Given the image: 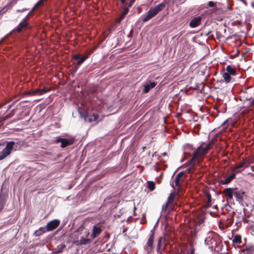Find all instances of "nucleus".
<instances>
[{"label":"nucleus","mask_w":254,"mask_h":254,"mask_svg":"<svg viewBox=\"0 0 254 254\" xmlns=\"http://www.w3.org/2000/svg\"><path fill=\"white\" fill-rule=\"evenodd\" d=\"M205 243L209 248L213 249L217 253H221L224 248L222 238L213 232H209L208 233L205 240Z\"/></svg>","instance_id":"f257e3e1"},{"label":"nucleus","mask_w":254,"mask_h":254,"mask_svg":"<svg viewBox=\"0 0 254 254\" xmlns=\"http://www.w3.org/2000/svg\"><path fill=\"white\" fill-rule=\"evenodd\" d=\"M202 143L200 145L197 149L193 152L192 157L189 160V164L191 166H194L195 164L196 161L198 160L199 158L202 157L205 155L209 149H211V147L207 144L205 147H203Z\"/></svg>","instance_id":"f03ea898"},{"label":"nucleus","mask_w":254,"mask_h":254,"mask_svg":"<svg viewBox=\"0 0 254 254\" xmlns=\"http://www.w3.org/2000/svg\"><path fill=\"white\" fill-rule=\"evenodd\" d=\"M43 2L44 1H38V2L32 8L31 11L29 12L26 17L23 18L21 22L13 29V31L20 33L23 30L27 29L29 24V23L26 21L27 19L31 15L33 11H34L37 7L42 4Z\"/></svg>","instance_id":"7ed1b4c3"},{"label":"nucleus","mask_w":254,"mask_h":254,"mask_svg":"<svg viewBox=\"0 0 254 254\" xmlns=\"http://www.w3.org/2000/svg\"><path fill=\"white\" fill-rule=\"evenodd\" d=\"M165 7V4L162 2L155 7H151L147 13V14L142 18V21L146 22L152 18L155 17L160 11Z\"/></svg>","instance_id":"20e7f679"},{"label":"nucleus","mask_w":254,"mask_h":254,"mask_svg":"<svg viewBox=\"0 0 254 254\" xmlns=\"http://www.w3.org/2000/svg\"><path fill=\"white\" fill-rule=\"evenodd\" d=\"M197 228H194L191 234V238L189 239V250L187 251V254H194L196 242L195 238L196 237Z\"/></svg>","instance_id":"39448f33"},{"label":"nucleus","mask_w":254,"mask_h":254,"mask_svg":"<svg viewBox=\"0 0 254 254\" xmlns=\"http://www.w3.org/2000/svg\"><path fill=\"white\" fill-rule=\"evenodd\" d=\"M15 144V142L14 141H11L7 142L5 148L0 152V160L4 159L10 154Z\"/></svg>","instance_id":"423d86ee"},{"label":"nucleus","mask_w":254,"mask_h":254,"mask_svg":"<svg viewBox=\"0 0 254 254\" xmlns=\"http://www.w3.org/2000/svg\"><path fill=\"white\" fill-rule=\"evenodd\" d=\"M75 141V139L71 138H64L59 136L56 140V142H61V147L65 148L69 145H72Z\"/></svg>","instance_id":"0eeeda50"},{"label":"nucleus","mask_w":254,"mask_h":254,"mask_svg":"<svg viewBox=\"0 0 254 254\" xmlns=\"http://www.w3.org/2000/svg\"><path fill=\"white\" fill-rule=\"evenodd\" d=\"M233 221L234 219L232 216L226 218H222L220 221L219 227L221 229L227 228L231 226Z\"/></svg>","instance_id":"6e6552de"},{"label":"nucleus","mask_w":254,"mask_h":254,"mask_svg":"<svg viewBox=\"0 0 254 254\" xmlns=\"http://www.w3.org/2000/svg\"><path fill=\"white\" fill-rule=\"evenodd\" d=\"M208 5L212 7L211 9V13H215L216 14H219L223 10V8L220 6V3H214L213 1H209Z\"/></svg>","instance_id":"1a4fd4ad"},{"label":"nucleus","mask_w":254,"mask_h":254,"mask_svg":"<svg viewBox=\"0 0 254 254\" xmlns=\"http://www.w3.org/2000/svg\"><path fill=\"white\" fill-rule=\"evenodd\" d=\"M185 172L184 171L180 172L175 177L174 183L176 187H178V190L181 187V183L183 182L185 178H183L185 175Z\"/></svg>","instance_id":"9d476101"},{"label":"nucleus","mask_w":254,"mask_h":254,"mask_svg":"<svg viewBox=\"0 0 254 254\" xmlns=\"http://www.w3.org/2000/svg\"><path fill=\"white\" fill-rule=\"evenodd\" d=\"M175 202H171L168 204V201H167L166 204L164 205H163L162 210L164 213H165L166 215H169L171 211L175 209Z\"/></svg>","instance_id":"9b49d317"},{"label":"nucleus","mask_w":254,"mask_h":254,"mask_svg":"<svg viewBox=\"0 0 254 254\" xmlns=\"http://www.w3.org/2000/svg\"><path fill=\"white\" fill-rule=\"evenodd\" d=\"M60 223V221L58 219L49 222L45 228L46 231H51L56 229L59 226Z\"/></svg>","instance_id":"f8f14e48"},{"label":"nucleus","mask_w":254,"mask_h":254,"mask_svg":"<svg viewBox=\"0 0 254 254\" xmlns=\"http://www.w3.org/2000/svg\"><path fill=\"white\" fill-rule=\"evenodd\" d=\"M249 165L250 164L249 163V159L245 158L243 159V162L235 165L234 170H235V171L236 173H240L241 171H237V170L241 168L243 170L246 168H248Z\"/></svg>","instance_id":"ddd939ff"},{"label":"nucleus","mask_w":254,"mask_h":254,"mask_svg":"<svg viewBox=\"0 0 254 254\" xmlns=\"http://www.w3.org/2000/svg\"><path fill=\"white\" fill-rule=\"evenodd\" d=\"M201 20L202 17L201 16L195 17L190 20L189 25L191 28H195L201 24Z\"/></svg>","instance_id":"4468645a"},{"label":"nucleus","mask_w":254,"mask_h":254,"mask_svg":"<svg viewBox=\"0 0 254 254\" xmlns=\"http://www.w3.org/2000/svg\"><path fill=\"white\" fill-rule=\"evenodd\" d=\"M234 196L236 198V200L239 202H242L243 200V197L245 194V192L241 190H238L237 188H234Z\"/></svg>","instance_id":"2eb2a0df"},{"label":"nucleus","mask_w":254,"mask_h":254,"mask_svg":"<svg viewBox=\"0 0 254 254\" xmlns=\"http://www.w3.org/2000/svg\"><path fill=\"white\" fill-rule=\"evenodd\" d=\"M234 191V188H227L223 190V193L227 197L228 199L231 200L233 198Z\"/></svg>","instance_id":"dca6fc26"},{"label":"nucleus","mask_w":254,"mask_h":254,"mask_svg":"<svg viewBox=\"0 0 254 254\" xmlns=\"http://www.w3.org/2000/svg\"><path fill=\"white\" fill-rule=\"evenodd\" d=\"M154 238V234L152 233V234L150 236L149 238L148 239L147 243L146 244V246H145V249L148 251H150L152 250L153 246Z\"/></svg>","instance_id":"f3484780"},{"label":"nucleus","mask_w":254,"mask_h":254,"mask_svg":"<svg viewBox=\"0 0 254 254\" xmlns=\"http://www.w3.org/2000/svg\"><path fill=\"white\" fill-rule=\"evenodd\" d=\"M73 59L78 61L75 64L76 67V70L78 68V66L85 61V58L81 57V55L79 54L74 55Z\"/></svg>","instance_id":"a211bd4d"},{"label":"nucleus","mask_w":254,"mask_h":254,"mask_svg":"<svg viewBox=\"0 0 254 254\" xmlns=\"http://www.w3.org/2000/svg\"><path fill=\"white\" fill-rule=\"evenodd\" d=\"M102 232V229L100 227H98L96 225L93 226L92 233L91 237L94 239L98 236Z\"/></svg>","instance_id":"6ab92c4d"},{"label":"nucleus","mask_w":254,"mask_h":254,"mask_svg":"<svg viewBox=\"0 0 254 254\" xmlns=\"http://www.w3.org/2000/svg\"><path fill=\"white\" fill-rule=\"evenodd\" d=\"M226 72L232 75V82L234 81V79L233 76H235L236 74V70L235 68L231 66V65H228L226 67Z\"/></svg>","instance_id":"aec40b11"},{"label":"nucleus","mask_w":254,"mask_h":254,"mask_svg":"<svg viewBox=\"0 0 254 254\" xmlns=\"http://www.w3.org/2000/svg\"><path fill=\"white\" fill-rule=\"evenodd\" d=\"M235 177V173H232L228 177L225 178L223 180H221L220 183L222 185H226L230 183Z\"/></svg>","instance_id":"412c9836"},{"label":"nucleus","mask_w":254,"mask_h":254,"mask_svg":"<svg viewBox=\"0 0 254 254\" xmlns=\"http://www.w3.org/2000/svg\"><path fill=\"white\" fill-rule=\"evenodd\" d=\"M78 112H79L80 117L82 118H83L84 119L85 121L86 122L87 121V117H88V114L87 113V111L85 109H84L81 107H79L78 108Z\"/></svg>","instance_id":"4be33fe9"},{"label":"nucleus","mask_w":254,"mask_h":254,"mask_svg":"<svg viewBox=\"0 0 254 254\" xmlns=\"http://www.w3.org/2000/svg\"><path fill=\"white\" fill-rule=\"evenodd\" d=\"M156 86V83L154 82H150L149 84H147L144 85L143 89V92L145 93H148L150 89L154 88Z\"/></svg>","instance_id":"5701e85b"},{"label":"nucleus","mask_w":254,"mask_h":254,"mask_svg":"<svg viewBox=\"0 0 254 254\" xmlns=\"http://www.w3.org/2000/svg\"><path fill=\"white\" fill-rule=\"evenodd\" d=\"M179 190H178L177 191H173L170 194L167 201H168V204L170 203L171 202H174L175 198L177 195L178 194V193H179Z\"/></svg>","instance_id":"b1692460"},{"label":"nucleus","mask_w":254,"mask_h":254,"mask_svg":"<svg viewBox=\"0 0 254 254\" xmlns=\"http://www.w3.org/2000/svg\"><path fill=\"white\" fill-rule=\"evenodd\" d=\"M99 118V116L97 114H88V117H87V121L89 123L92 122L94 121H96Z\"/></svg>","instance_id":"393cba45"},{"label":"nucleus","mask_w":254,"mask_h":254,"mask_svg":"<svg viewBox=\"0 0 254 254\" xmlns=\"http://www.w3.org/2000/svg\"><path fill=\"white\" fill-rule=\"evenodd\" d=\"M205 197L207 200L206 203L204 205V207L205 208H208L211 206V196L209 192H206Z\"/></svg>","instance_id":"a878e982"},{"label":"nucleus","mask_w":254,"mask_h":254,"mask_svg":"<svg viewBox=\"0 0 254 254\" xmlns=\"http://www.w3.org/2000/svg\"><path fill=\"white\" fill-rule=\"evenodd\" d=\"M12 7L11 3L10 2L4 6L0 11V14H3L5 13L8 9H10Z\"/></svg>","instance_id":"bb28decb"},{"label":"nucleus","mask_w":254,"mask_h":254,"mask_svg":"<svg viewBox=\"0 0 254 254\" xmlns=\"http://www.w3.org/2000/svg\"><path fill=\"white\" fill-rule=\"evenodd\" d=\"M165 238L161 237L159 238L158 242H157V251L158 252H159V251L161 250V245H162V242L163 240H164Z\"/></svg>","instance_id":"cd10ccee"},{"label":"nucleus","mask_w":254,"mask_h":254,"mask_svg":"<svg viewBox=\"0 0 254 254\" xmlns=\"http://www.w3.org/2000/svg\"><path fill=\"white\" fill-rule=\"evenodd\" d=\"M231 74L227 73V72H224L223 74V77L225 81L227 83L230 82L231 80Z\"/></svg>","instance_id":"c85d7f7f"},{"label":"nucleus","mask_w":254,"mask_h":254,"mask_svg":"<svg viewBox=\"0 0 254 254\" xmlns=\"http://www.w3.org/2000/svg\"><path fill=\"white\" fill-rule=\"evenodd\" d=\"M233 242L237 244H241L242 243L241 236L239 235H236L234 238Z\"/></svg>","instance_id":"c756f323"},{"label":"nucleus","mask_w":254,"mask_h":254,"mask_svg":"<svg viewBox=\"0 0 254 254\" xmlns=\"http://www.w3.org/2000/svg\"><path fill=\"white\" fill-rule=\"evenodd\" d=\"M45 232V231L44 230V228L41 227L38 230H36L35 233L34 235L37 236H41L43 234H44Z\"/></svg>","instance_id":"7c9ffc66"},{"label":"nucleus","mask_w":254,"mask_h":254,"mask_svg":"<svg viewBox=\"0 0 254 254\" xmlns=\"http://www.w3.org/2000/svg\"><path fill=\"white\" fill-rule=\"evenodd\" d=\"M90 243V240L89 239L82 238L79 241V244L81 245H86Z\"/></svg>","instance_id":"2f4dec72"},{"label":"nucleus","mask_w":254,"mask_h":254,"mask_svg":"<svg viewBox=\"0 0 254 254\" xmlns=\"http://www.w3.org/2000/svg\"><path fill=\"white\" fill-rule=\"evenodd\" d=\"M147 187L150 190H153L155 188V184L153 182L149 181L147 182Z\"/></svg>","instance_id":"473e14b6"},{"label":"nucleus","mask_w":254,"mask_h":254,"mask_svg":"<svg viewBox=\"0 0 254 254\" xmlns=\"http://www.w3.org/2000/svg\"><path fill=\"white\" fill-rule=\"evenodd\" d=\"M15 109L12 110L8 114L6 115L4 117V120H7L9 118H11L15 114Z\"/></svg>","instance_id":"72a5a7b5"},{"label":"nucleus","mask_w":254,"mask_h":254,"mask_svg":"<svg viewBox=\"0 0 254 254\" xmlns=\"http://www.w3.org/2000/svg\"><path fill=\"white\" fill-rule=\"evenodd\" d=\"M247 254H254V246L251 247L248 249Z\"/></svg>","instance_id":"f704fd0d"},{"label":"nucleus","mask_w":254,"mask_h":254,"mask_svg":"<svg viewBox=\"0 0 254 254\" xmlns=\"http://www.w3.org/2000/svg\"><path fill=\"white\" fill-rule=\"evenodd\" d=\"M204 218L203 217L198 218L196 221V224H197V225L200 226L204 222Z\"/></svg>","instance_id":"c9c22d12"},{"label":"nucleus","mask_w":254,"mask_h":254,"mask_svg":"<svg viewBox=\"0 0 254 254\" xmlns=\"http://www.w3.org/2000/svg\"><path fill=\"white\" fill-rule=\"evenodd\" d=\"M125 15L122 13L120 17L117 19L116 21L118 23H120L122 21V20L125 18Z\"/></svg>","instance_id":"e433bc0d"},{"label":"nucleus","mask_w":254,"mask_h":254,"mask_svg":"<svg viewBox=\"0 0 254 254\" xmlns=\"http://www.w3.org/2000/svg\"><path fill=\"white\" fill-rule=\"evenodd\" d=\"M33 93L34 94V95H37V94L41 95V94L40 89H39V88L36 89L35 90L33 91Z\"/></svg>","instance_id":"4c0bfd02"},{"label":"nucleus","mask_w":254,"mask_h":254,"mask_svg":"<svg viewBox=\"0 0 254 254\" xmlns=\"http://www.w3.org/2000/svg\"><path fill=\"white\" fill-rule=\"evenodd\" d=\"M217 213H218V209H217V210L214 209L213 211H210V212H209L210 214L212 216H218L219 215L217 214Z\"/></svg>","instance_id":"58836bf2"},{"label":"nucleus","mask_w":254,"mask_h":254,"mask_svg":"<svg viewBox=\"0 0 254 254\" xmlns=\"http://www.w3.org/2000/svg\"><path fill=\"white\" fill-rule=\"evenodd\" d=\"M49 89L46 88V87H44V88H43L42 89H40V91H41V94L42 95L45 93H47L48 92V91H49Z\"/></svg>","instance_id":"ea45409f"},{"label":"nucleus","mask_w":254,"mask_h":254,"mask_svg":"<svg viewBox=\"0 0 254 254\" xmlns=\"http://www.w3.org/2000/svg\"><path fill=\"white\" fill-rule=\"evenodd\" d=\"M128 8L127 7H126L124 8V10H123V12H122V14H123L124 15H125L126 16V15L128 13Z\"/></svg>","instance_id":"a19ab883"},{"label":"nucleus","mask_w":254,"mask_h":254,"mask_svg":"<svg viewBox=\"0 0 254 254\" xmlns=\"http://www.w3.org/2000/svg\"><path fill=\"white\" fill-rule=\"evenodd\" d=\"M91 54V52H89L88 53H86L85 55H83L82 57L83 58H85V60H86L88 58L89 55Z\"/></svg>","instance_id":"79ce46f5"},{"label":"nucleus","mask_w":254,"mask_h":254,"mask_svg":"<svg viewBox=\"0 0 254 254\" xmlns=\"http://www.w3.org/2000/svg\"><path fill=\"white\" fill-rule=\"evenodd\" d=\"M25 94L26 95H34L33 93V91H27L25 93Z\"/></svg>","instance_id":"37998d69"},{"label":"nucleus","mask_w":254,"mask_h":254,"mask_svg":"<svg viewBox=\"0 0 254 254\" xmlns=\"http://www.w3.org/2000/svg\"><path fill=\"white\" fill-rule=\"evenodd\" d=\"M4 118L0 116V123H1V125L3 124L4 121L5 120H4Z\"/></svg>","instance_id":"c03bdc74"},{"label":"nucleus","mask_w":254,"mask_h":254,"mask_svg":"<svg viewBox=\"0 0 254 254\" xmlns=\"http://www.w3.org/2000/svg\"><path fill=\"white\" fill-rule=\"evenodd\" d=\"M3 207V203L2 201H0V212L2 210Z\"/></svg>","instance_id":"a18cd8bd"},{"label":"nucleus","mask_w":254,"mask_h":254,"mask_svg":"<svg viewBox=\"0 0 254 254\" xmlns=\"http://www.w3.org/2000/svg\"><path fill=\"white\" fill-rule=\"evenodd\" d=\"M249 163L250 165L254 163V157L252 159H249Z\"/></svg>","instance_id":"49530a36"},{"label":"nucleus","mask_w":254,"mask_h":254,"mask_svg":"<svg viewBox=\"0 0 254 254\" xmlns=\"http://www.w3.org/2000/svg\"><path fill=\"white\" fill-rule=\"evenodd\" d=\"M215 140H216V139H215V138H212V139L210 140V142H211V143H212V144H214V142H215Z\"/></svg>","instance_id":"de8ad7c7"},{"label":"nucleus","mask_w":254,"mask_h":254,"mask_svg":"<svg viewBox=\"0 0 254 254\" xmlns=\"http://www.w3.org/2000/svg\"><path fill=\"white\" fill-rule=\"evenodd\" d=\"M29 8H23L22 10H17V12H22V11H23L24 10H26L27 9H28Z\"/></svg>","instance_id":"09e8293b"},{"label":"nucleus","mask_w":254,"mask_h":254,"mask_svg":"<svg viewBox=\"0 0 254 254\" xmlns=\"http://www.w3.org/2000/svg\"><path fill=\"white\" fill-rule=\"evenodd\" d=\"M254 105V99L252 100V101L250 103V106H253Z\"/></svg>","instance_id":"8fccbe9b"},{"label":"nucleus","mask_w":254,"mask_h":254,"mask_svg":"<svg viewBox=\"0 0 254 254\" xmlns=\"http://www.w3.org/2000/svg\"><path fill=\"white\" fill-rule=\"evenodd\" d=\"M134 1L130 0L128 6H131Z\"/></svg>","instance_id":"3c124183"},{"label":"nucleus","mask_w":254,"mask_h":254,"mask_svg":"<svg viewBox=\"0 0 254 254\" xmlns=\"http://www.w3.org/2000/svg\"><path fill=\"white\" fill-rule=\"evenodd\" d=\"M213 209H214V210H217V209H218V207L217 205H214L213 207Z\"/></svg>","instance_id":"603ef678"},{"label":"nucleus","mask_w":254,"mask_h":254,"mask_svg":"<svg viewBox=\"0 0 254 254\" xmlns=\"http://www.w3.org/2000/svg\"><path fill=\"white\" fill-rule=\"evenodd\" d=\"M126 1H123V0L121 1V3H122L123 5H124L125 4Z\"/></svg>","instance_id":"864d4df0"},{"label":"nucleus","mask_w":254,"mask_h":254,"mask_svg":"<svg viewBox=\"0 0 254 254\" xmlns=\"http://www.w3.org/2000/svg\"><path fill=\"white\" fill-rule=\"evenodd\" d=\"M208 145L209 146H210L211 147L213 146V144H212V143H211V142H209V143H208Z\"/></svg>","instance_id":"5fc2aeb1"},{"label":"nucleus","mask_w":254,"mask_h":254,"mask_svg":"<svg viewBox=\"0 0 254 254\" xmlns=\"http://www.w3.org/2000/svg\"><path fill=\"white\" fill-rule=\"evenodd\" d=\"M251 5H252L253 7H254V1H253V2H252V3H251Z\"/></svg>","instance_id":"6e6d98bb"},{"label":"nucleus","mask_w":254,"mask_h":254,"mask_svg":"<svg viewBox=\"0 0 254 254\" xmlns=\"http://www.w3.org/2000/svg\"><path fill=\"white\" fill-rule=\"evenodd\" d=\"M245 5H247V1H245V0H244V1H242Z\"/></svg>","instance_id":"4d7b16f0"},{"label":"nucleus","mask_w":254,"mask_h":254,"mask_svg":"<svg viewBox=\"0 0 254 254\" xmlns=\"http://www.w3.org/2000/svg\"><path fill=\"white\" fill-rule=\"evenodd\" d=\"M172 187L174 188V182H173V183H172Z\"/></svg>","instance_id":"13d9d810"},{"label":"nucleus","mask_w":254,"mask_h":254,"mask_svg":"<svg viewBox=\"0 0 254 254\" xmlns=\"http://www.w3.org/2000/svg\"><path fill=\"white\" fill-rule=\"evenodd\" d=\"M62 252V251H61V250H59V251H58L57 252V253H60V252Z\"/></svg>","instance_id":"bf43d9fd"},{"label":"nucleus","mask_w":254,"mask_h":254,"mask_svg":"<svg viewBox=\"0 0 254 254\" xmlns=\"http://www.w3.org/2000/svg\"><path fill=\"white\" fill-rule=\"evenodd\" d=\"M214 108L216 109V110L217 109L218 107H216L215 106H214Z\"/></svg>","instance_id":"052dcab7"},{"label":"nucleus","mask_w":254,"mask_h":254,"mask_svg":"<svg viewBox=\"0 0 254 254\" xmlns=\"http://www.w3.org/2000/svg\"><path fill=\"white\" fill-rule=\"evenodd\" d=\"M1 125H0V127H1Z\"/></svg>","instance_id":"680f3d73"}]
</instances>
